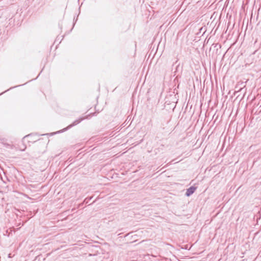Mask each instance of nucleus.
Instances as JSON below:
<instances>
[{"instance_id":"obj_1","label":"nucleus","mask_w":261,"mask_h":261,"mask_svg":"<svg viewBox=\"0 0 261 261\" xmlns=\"http://www.w3.org/2000/svg\"><path fill=\"white\" fill-rule=\"evenodd\" d=\"M195 190H196V188L193 187H191L190 188H189L187 190V192H186L187 196H189L190 195L192 194L194 192Z\"/></svg>"}]
</instances>
